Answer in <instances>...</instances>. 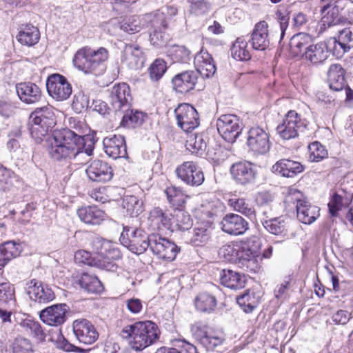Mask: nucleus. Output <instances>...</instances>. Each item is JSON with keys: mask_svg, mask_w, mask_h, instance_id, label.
<instances>
[{"mask_svg": "<svg viewBox=\"0 0 353 353\" xmlns=\"http://www.w3.org/2000/svg\"><path fill=\"white\" fill-rule=\"evenodd\" d=\"M72 329L75 337L80 343L90 345L99 338L97 329L88 319H80L74 321Z\"/></svg>", "mask_w": 353, "mask_h": 353, "instance_id": "obj_14", "label": "nucleus"}, {"mask_svg": "<svg viewBox=\"0 0 353 353\" xmlns=\"http://www.w3.org/2000/svg\"><path fill=\"white\" fill-rule=\"evenodd\" d=\"M16 38L21 44L32 46L38 43L40 32L36 26L31 24L21 25Z\"/></svg>", "mask_w": 353, "mask_h": 353, "instance_id": "obj_34", "label": "nucleus"}, {"mask_svg": "<svg viewBox=\"0 0 353 353\" xmlns=\"http://www.w3.org/2000/svg\"><path fill=\"white\" fill-rule=\"evenodd\" d=\"M230 174L238 184L245 185L255 181L256 171L254 165L249 161H239L232 165Z\"/></svg>", "mask_w": 353, "mask_h": 353, "instance_id": "obj_13", "label": "nucleus"}, {"mask_svg": "<svg viewBox=\"0 0 353 353\" xmlns=\"http://www.w3.org/2000/svg\"><path fill=\"white\" fill-rule=\"evenodd\" d=\"M292 276L288 275L284 278L283 281L278 284L274 290V297L281 302L286 300L290 296Z\"/></svg>", "mask_w": 353, "mask_h": 353, "instance_id": "obj_53", "label": "nucleus"}, {"mask_svg": "<svg viewBox=\"0 0 353 353\" xmlns=\"http://www.w3.org/2000/svg\"><path fill=\"white\" fill-rule=\"evenodd\" d=\"M150 250L158 258L168 261L174 260L181 250L174 242L154 233L152 234Z\"/></svg>", "mask_w": 353, "mask_h": 353, "instance_id": "obj_8", "label": "nucleus"}, {"mask_svg": "<svg viewBox=\"0 0 353 353\" xmlns=\"http://www.w3.org/2000/svg\"><path fill=\"white\" fill-rule=\"evenodd\" d=\"M125 113L124 114L121 125L123 127L127 128H135L141 125L146 117V114L143 112L137 110H128V108L124 109Z\"/></svg>", "mask_w": 353, "mask_h": 353, "instance_id": "obj_43", "label": "nucleus"}, {"mask_svg": "<svg viewBox=\"0 0 353 353\" xmlns=\"http://www.w3.org/2000/svg\"><path fill=\"white\" fill-rule=\"evenodd\" d=\"M123 207L130 216H137L143 211V203L136 196L128 195L123 198Z\"/></svg>", "mask_w": 353, "mask_h": 353, "instance_id": "obj_49", "label": "nucleus"}, {"mask_svg": "<svg viewBox=\"0 0 353 353\" xmlns=\"http://www.w3.org/2000/svg\"><path fill=\"white\" fill-rule=\"evenodd\" d=\"M247 46L248 43L243 38H237L230 49L232 57L239 61L249 60L251 55L247 49Z\"/></svg>", "mask_w": 353, "mask_h": 353, "instance_id": "obj_50", "label": "nucleus"}, {"mask_svg": "<svg viewBox=\"0 0 353 353\" xmlns=\"http://www.w3.org/2000/svg\"><path fill=\"white\" fill-rule=\"evenodd\" d=\"M77 283L84 291L98 294L103 290V286L99 279L94 274L88 273L81 274L77 280Z\"/></svg>", "mask_w": 353, "mask_h": 353, "instance_id": "obj_36", "label": "nucleus"}, {"mask_svg": "<svg viewBox=\"0 0 353 353\" xmlns=\"http://www.w3.org/2000/svg\"><path fill=\"white\" fill-rule=\"evenodd\" d=\"M122 63L131 70L141 68L145 61L143 49L137 44H126L123 50Z\"/></svg>", "mask_w": 353, "mask_h": 353, "instance_id": "obj_18", "label": "nucleus"}, {"mask_svg": "<svg viewBox=\"0 0 353 353\" xmlns=\"http://www.w3.org/2000/svg\"><path fill=\"white\" fill-rule=\"evenodd\" d=\"M194 64L198 75L200 74L203 78L212 77L216 70L212 56L203 49L195 54Z\"/></svg>", "mask_w": 353, "mask_h": 353, "instance_id": "obj_24", "label": "nucleus"}, {"mask_svg": "<svg viewBox=\"0 0 353 353\" xmlns=\"http://www.w3.org/2000/svg\"><path fill=\"white\" fill-rule=\"evenodd\" d=\"M167 70L166 63L161 59H157L149 68L151 81H158Z\"/></svg>", "mask_w": 353, "mask_h": 353, "instance_id": "obj_57", "label": "nucleus"}, {"mask_svg": "<svg viewBox=\"0 0 353 353\" xmlns=\"http://www.w3.org/2000/svg\"><path fill=\"white\" fill-rule=\"evenodd\" d=\"M137 234L138 238L134 240L130 246H128L127 248L131 252L139 255L144 253L148 248L150 249L152 234L148 235L144 230Z\"/></svg>", "mask_w": 353, "mask_h": 353, "instance_id": "obj_46", "label": "nucleus"}, {"mask_svg": "<svg viewBox=\"0 0 353 353\" xmlns=\"http://www.w3.org/2000/svg\"><path fill=\"white\" fill-rule=\"evenodd\" d=\"M151 26L153 30L150 34V41L151 45L157 48H163L165 47L170 40V36L165 32L167 28H164L163 25L155 27L151 21Z\"/></svg>", "mask_w": 353, "mask_h": 353, "instance_id": "obj_45", "label": "nucleus"}, {"mask_svg": "<svg viewBox=\"0 0 353 353\" xmlns=\"http://www.w3.org/2000/svg\"><path fill=\"white\" fill-rule=\"evenodd\" d=\"M333 44V54L337 57L343 56L353 48V26L339 30L338 40L334 39Z\"/></svg>", "mask_w": 353, "mask_h": 353, "instance_id": "obj_27", "label": "nucleus"}, {"mask_svg": "<svg viewBox=\"0 0 353 353\" xmlns=\"http://www.w3.org/2000/svg\"><path fill=\"white\" fill-rule=\"evenodd\" d=\"M33 351L32 343L27 339H16L12 344L13 353H33Z\"/></svg>", "mask_w": 353, "mask_h": 353, "instance_id": "obj_64", "label": "nucleus"}, {"mask_svg": "<svg viewBox=\"0 0 353 353\" xmlns=\"http://www.w3.org/2000/svg\"><path fill=\"white\" fill-rule=\"evenodd\" d=\"M150 219L159 228H161V225L165 229H169L171 226V219L160 208H155L151 212Z\"/></svg>", "mask_w": 353, "mask_h": 353, "instance_id": "obj_61", "label": "nucleus"}, {"mask_svg": "<svg viewBox=\"0 0 353 353\" xmlns=\"http://www.w3.org/2000/svg\"><path fill=\"white\" fill-rule=\"evenodd\" d=\"M68 310L66 304H54L42 310L39 316L44 323L50 326H59L66 321Z\"/></svg>", "mask_w": 353, "mask_h": 353, "instance_id": "obj_17", "label": "nucleus"}, {"mask_svg": "<svg viewBox=\"0 0 353 353\" xmlns=\"http://www.w3.org/2000/svg\"><path fill=\"white\" fill-rule=\"evenodd\" d=\"M142 230L141 228L124 226L119 239L121 243L126 248L130 246L134 240L138 238L137 233H140Z\"/></svg>", "mask_w": 353, "mask_h": 353, "instance_id": "obj_60", "label": "nucleus"}, {"mask_svg": "<svg viewBox=\"0 0 353 353\" xmlns=\"http://www.w3.org/2000/svg\"><path fill=\"white\" fill-rule=\"evenodd\" d=\"M248 41L256 50L263 51L269 47L268 25L266 21H261L255 24Z\"/></svg>", "mask_w": 353, "mask_h": 353, "instance_id": "obj_20", "label": "nucleus"}, {"mask_svg": "<svg viewBox=\"0 0 353 353\" xmlns=\"http://www.w3.org/2000/svg\"><path fill=\"white\" fill-rule=\"evenodd\" d=\"M21 246L14 241H7L0 245V270L13 258L18 256Z\"/></svg>", "mask_w": 353, "mask_h": 353, "instance_id": "obj_40", "label": "nucleus"}, {"mask_svg": "<svg viewBox=\"0 0 353 353\" xmlns=\"http://www.w3.org/2000/svg\"><path fill=\"white\" fill-rule=\"evenodd\" d=\"M14 172L0 165V191H8L12 185Z\"/></svg>", "mask_w": 353, "mask_h": 353, "instance_id": "obj_62", "label": "nucleus"}, {"mask_svg": "<svg viewBox=\"0 0 353 353\" xmlns=\"http://www.w3.org/2000/svg\"><path fill=\"white\" fill-rule=\"evenodd\" d=\"M135 334L130 341L131 347L136 350H143L154 344L159 339L160 331L157 325L150 321L135 323Z\"/></svg>", "mask_w": 353, "mask_h": 353, "instance_id": "obj_4", "label": "nucleus"}, {"mask_svg": "<svg viewBox=\"0 0 353 353\" xmlns=\"http://www.w3.org/2000/svg\"><path fill=\"white\" fill-rule=\"evenodd\" d=\"M210 221L197 223L192 232H189L188 243L193 246H204L211 239Z\"/></svg>", "mask_w": 353, "mask_h": 353, "instance_id": "obj_26", "label": "nucleus"}, {"mask_svg": "<svg viewBox=\"0 0 353 353\" xmlns=\"http://www.w3.org/2000/svg\"><path fill=\"white\" fill-rule=\"evenodd\" d=\"M349 203L342 196L334 193L330 198L327 204L329 213L332 216L336 217L339 212L347 207Z\"/></svg>", "mask_w": 353, "mask_h": 353, "instance_id": "obj_56", "label": "nucleus"}, {"mask_svg": "<svg viewBox=\"0 0 353 353\" xmlns=\"http://www.w3.org/2000/svg\"><path fill=\"white\" fill-rule=\"evenodd\" d=\"M198 72L187 70L176 74L172 80L174 90L185 94L194 89L198 81Z\"/></svg>", "mask_w": 353, "mask_h": 353, "instance_id": "obj_22", "label": "nucleus"}, {"mask_svg": "<svg viewBox=\"0 0 353 353\" xmlns=\"http://www.w3.org/2000/svg\"><path fill=\"white\" fill-rule=\"evenodd\" d=\"M46 88L49 95L59 101L68 99L72 92V85L67 79L64 76L57 73L48 77Z\"/></svg>", "mask_w": 353, "mask_h": 353, "instance_id": "obj_10", "label": "nucleus"}, {"mask_svg": "<svg viewBox=\"0 0 353 353\" xmlns=\"http://www.w3.org/2000/svg\"><path fill=\"white\" fill-rule=\"evenodd\" d=\"M221 229L225 233L238 236L244 234L248 230V223L239 214L230 213L226 214L221 222Z\"/></svg>", "mask_w": 353, "mask_h": 353, "instance_id": "obj_19", "label": "nucleus"}, {"mask_svg": "<svg viewBox=\"0 0 353 353\" xmlns=\"http://www.w3.org/2000/svg\"><path fill=\"white\" fill-rule=\"evenodd\" d=\"M165 193L168 201L174 207L182 206L184 203V197L182 190L174 186L168 187Z\"/></svg>", "mask_w": 353, "mask_h": 353, "instance_id": "obj_58", "label": "nucleus"}, {"mask_svg": "<svg viewBox=\"0 0 353 353\" xmlns=\"http://www.w3.org/2000/svg\"><path fill=\"white\" fill-rule=\"evenodd\" d=\"M97 141L94 134L81 136L64 128L53 132L48 139L46 150L50 159L60 164L65 165L72 160L77 164H83L82 157L93 154Z\"/></svg>", "mask_w": 353, "mask_h": 353, "instance_id": "obj_1", "label": "nucleus"}, {"mask_svg": "<svg viewBox=\"0 0 353 353\" xmlns=\"http://www.w3.org/2000/svg\"><path fill=\"white\" fill-rule=\"evenodd\" d=\"M261 257L257 250L243 248L239 261L240 267L249 272H257L261 268Z\"/></svg>", "mask_w": 353, "mask_h": 353, "instance_id": "obj_28", "label": "nucleus"}, {"mask_svg": "<svg viewBox=\"0 0 353 353\" xmlns=\"http://www.w3.org/2000/svg\"><path fill=\"white\" fill-rule=\"evenodd\" d=\"M261 223L268 232L274 235H283L287 232V223L282 216L268 218L266 216L261 219Z\"/></svg>", "mask_w": 353, "mask_h": 353, "instance_id": "obj_39", "label": "nucleus"}, {"mask_svg": "<svg viewBox=\"0 0 353 353\" xmlns=\"http://www.w3.org/2000/svg\"><path fill=\"white\" fill-rule=\"evenodd\" d=\"M196 309L204 313H211L217 305L216 297L206 292L199 293L194 301Z\"/></svg>", "mask_w": 353, "mask_h": 353, "instance_id": "obj_38", "label": "nucleus"}, {"mask_svg": "<svg viewBox=\"0 0 353 353\" xmlns=\"http://www.w3.org/2000/svg\"><path fill=\"white\" fill-rule=\"evenodd\" d=\"M219 134L229 143H234L239 136L241 128L240 120L234 114H223L216 121Z\"/></svg>", "mask_w": 353, "mask_h": 353, "instance_id": "obj_11", "label": "nucleus"}, {"mask_svg": "<svg viewBox=\"0 0 353 353\" xmlns=\"http://www.w3.org/2000/svg\"><path fill=\"white\" fill-rule=\"evenodd\" d=\"M327 77L332 90L340 91L345 87V71L340 64L334 63L330 66Z\"/></svg>", "mask_w": 353, "mask_h": 353, "instance_id": "obj_35", "label": "nucleus"}, {"mask_svg": "<svg viewBox=\"0 0 353 353\" xmlns=\"http://www.w3.org/2000/svg\"><path fill=\"white\" fill-rule=\"evenodd\" d=\"M21 326L37 341L42 342L45 341L46 334L38 321L26 319L21 321Z\"/></svg>", "mask_w": 353, "mask_h": 353, "instance_id": "obj_47", "label": "nucleus"}, {"mask_svg": "<svg viewBox=\"0 0 353 353\" xmlns=\"http://www.w3.org/2000/svg\"><path fill=\"white\" fill-rule=\"evenodd\" d=\"M142 230L141 228L124 226L119 239L121 243L126 248L130 246L134 240L138 238L137 233H140Z\"/></svg>", "mask_w": 353, "mask_h": 353, "instance_id": "obj_59", "label": "nucleus"}, {"mask_svg": "<svg viewBox=\"0 0 353 353\" xmlns=\"http://www.w3.org/2000/svg\"><path fill=\"white\" fill-rule=\"evenodd\" d=\"M177 125L185 132H191L199 125V116L190 104L181 103L174 110Z\"/></svg>", "mask_w": 353, "mask_h": 353, "instance_id": "obj_12", "label": "nucleus"}, {"mask_svg": "<svg viewBox=\"0 0 353 353\" xmlns=\"http://www.w3.org/2000/svg\"><path fill=\"white\" fill-rule=\"evenodd\" d=\"M303 166L298 161L281 159L272 167L273 172L287 178H293L303 171Z\"/></svg>", "mask_w": 353, "mask_h": 353, "instance_id": "obj_30", "label": "nucleus"}, {"mask_svg": "<svg viewBox=\"0 0 353 353\" xmlns=\"http://www.w3.org/2000/svg\"><path fill=\"white\" fill-rule=\"evenodd\" d=\"M208 141V137L204 134H190L186 140L185 147L192 154L202 157L205 154Z\"/></svg>", "mask_w": 353, "mask_h": 353, "instance_id": "obj_37", "label": "nucleus"}, {"mask_svg": "<svg viewBox=\"0 0 353 353\" xmlns=\"http://www.w3.org/2000/svg\"><path fill=\"white\" fill-rule=\"evenodd\" d=\"M219 281L222 285L233 290H238L245 287L246 276L232 270L223 269L219 272Z\"/></svg>", "mask_w": 353, "mask_h": 353, "instance_id": "obj_29", "label": "nucleus"}, {"mask_svg": "<svg viewBox=\"0 0 353 353\" xmlns=\"http://www.w3.org/2000/svg\"><path fill=\"white\" fill-rule=\"evenodd\" d=\"M109 54L106 48L100 47L97 50L90 47L79 49L73 58L74 65L85 74L101 75L106 70V61Z\"/></svg>", "mask_w": 353, "mask_h": 353, "instance_id": "obj_2", "label": "nucleus"}, {"mask_svg": "<svg viewBox=\"0 0 353 353\" xmlns=\"http://www.w3.org/2000/svg\"><path fill=\"white\" fill-rule=\"evenodd\" d=\"M16 91L19 99L26 104L35 103L41 99L39 87L32 82H21L16 85Z\"/></svg>", "mask_w": 353, "mask_h": 353, "instance_id": "obj_25", "label": "nucleus"}, {"mask_svg": "<svg viewBox=\"0 0 353 353\" xmlns=\"http://www.w3.org/2000/svg\"><path fill=\"white\" fill-rule=\"evenodd\" d=\"M193 337L207 350H214L225 341L223 332L199 321L191 326Z\"/></svg>", "mask_w": 353, "mask_h": 353, "instance_id": "obj_5", "label": "nucleus"}, {"mask_svg": "<svg viewBox=\"0 0 353 353\" xmlns=\"http://www.w3.org/2000/svg\"><path fill=\"white\" fill-rule=\"evenodd\" d=\"M77 215L86 224L99 225L104 220L105 213L97 206L92 205L78 209Z\"/></svg>", "mask_w": 353, "mask_h": 353, "instance_id": "obj_32", "label": "nucleus"}, {"mask_svg": "<svg viewBox=\"0 0 353 353\" xmlns=\"http://www.w3.org/2000/svg\"><path fill=\"white\" fill-rule=\"evenodd\" d=\"M167 53L174 63H188L191 59V52L184 46H171Z\"/></svg>", "mask_w": 353, "mask_h": 353, "instance_id": "obj_48", "label": "nucleus"}, {"mask_svg": "<svg viewBox=\"0 0 353 353\" xmlns=\"http://www.w3.org/2000/svg\"><path fill=\"white\" fill-rule=\"evenodd\" d=\"M296 216L298 220L305 224H309V204L305 199H296Z\"/></svg>", "mask_w": 353, "mask_h": 353, "instance_id": "obj_63", "label": "nucleus"}, {"mask_svg": "<svg viewBox=\"0 0 353 353\" xmlns=\"http://www.w3.org/2000/svg\"><path fill=\"white\" fill-rule=\"evenodd\" d=\"M328 56V48L324 43H319L310 46V62L314 63H321Z\"/></svg>", "mask_w": 353, "mask_h": 353, "instance_id": "obj_55", "label": "nucleus"}, {"mask_svg": "<svg viewBox=\"0 0 353 353\" xmlns=\"http://www.w3.org/2000/svg\"><path fill=\"white\" fill-rule=\"evenodd\" d=\"M236 302L245 313H251L260 303V296L254 291L248 290L236 297Z\"/></svg>", "mask_w": 353, "mask_h": 353, "instance_id": "obj_41", "label": "nucleus"}, {"mask_svg": "<svg viewBox=\"0 0 353 353\" xmlns=\"http://www.w3.org/2000/svg\"><path fill=\"white\" fill-rule=\"evenodd\" d=\"M14 288L10 283H0V304L8 307L14 305Z\"/></svg>", "mask_w": 353, "mask_h": 353, "instance_id": "obj_52", "label": "nucleus"}, {"mask_svg": "<svg viewBox=\"0 0 353 353\" xmlns=\"http://www.w3.org/2000/svg\"><path fill=\"white\" fill-rule=\"evenodd\" d=\"M339 9L343 10L341 5H332L330 3H325L321 9L323 17L321 23L323 26L329 28L338 25L342 22V19L339 15Z\"/></svg>", "mask_w": 353, "mask_h": 353, "instance_id": "obj_33", "label": "nucleus"}, {"mask_svg": "<svg viewBox=\"0 0 353 353\" xmlns=\"http://www.w3.org/2000/svg\"><path fill=\"white\" fill-rule=\"evenodd\" d=\"M240 248L237 244H225L220 248L219 254L227 261H236L237 259L239 261L241 254Z\"/></svg>", "mask_w": 353, "mask_h": 353, "instance_id": "obj_54", "label": "nucleus"}, {"mask_svg": "<svg viewBox=\"0 0 353 353\" xmlns=\"http://www.w3.org/2000/svg\"><path fill=\"white\" fill-rule=\"evenodd\" d=\"M176 342L175 346L180 348V350L176 347L163 346L158 348L155 353H197L196 347L187 341L180 339Z\"/></svg>", "mask_w": 353, "mask_h": 353, "instance_id": "obj_51", "label": "nucleus"}, {"mask_svg": "<svg viewBox=\"0 0 353 353\" xmlns=\"http://www.w3.org/2000/svg\"><path fill=\"white\" fill-rule=\"evenodd\" d=\"M228 205L236 212L252 218L255 216V210L252 203L244 198L233 197L228 200Z\"/></svg>", "mask_w": 353, "mask_h": 353, "instance_id": "obj_44", "label": "nucleus"}, {"mask_svg": "<svg viewBox=\"0 0 353 353\" xmlns=\"http://www.w3.org/2000/svg\"><path fill=\"white\" fill-rule=\"evenodd\" d=\"M309 51V34L300 32L294 34L290 43V52L294 57H305Z\"/></svg>", "mask_w": 353, "mask_h": 353, "instance_id": "obj_31", "label": "nucleus"}, {"mask_svg": "<svg viewBox=\"0 0 353 353\" xmlns=\"http://www.w3.org/2000/svg\"><path fill=\"white\" fill-rule=\"evenodd\" d=\"M132 97L128 85L121 83L114 85L110 92L109 101L115 111L128 108Z\"/></svg>", "mask_w": 353, "mask_h": 353, "instance_id": "obj_16", "label": "nucleus"}, {"mask_svg": "<svg viewBox=\"0 0 353 353\" xmlns=\"http://www.w3.org/2000/svg\"><path fill=\"white\" fill-rule=\"evenodd\" d=\"M88 178L97 182L109 181L113 176V171L108 163L95 159L92 161L86 169Z\"/></svg>", "mask_w": 353, "mask_h": 353, "instance_id": "obj_21", "label": "nucleus"}, {"mask_svg": "<svg viewBox=\"0 0 353 353\" xmlns=\"http://www.w3.org/2000/svg\"><path fill=\"white\" fill-rule=\"evenodd\" d=\"M26 290L30 299L39 303H48L55 299L52 290L36 279L26 283Z\"/></svg>", "mask_w": 353, "mask_h": 353, "instance_id": "obj_15", "label": "nucleus"}, {"mask_svg": "<svg viewBox=\"0 0 353 353\" xmlns=\"http://www.w3.org/2000/svg\"><path fill=\"white\" fill-rule=\"evenodd\" d=\"M307 128V124L301 121L294 110L289 111L283 123L276 127V132L284 140H290L299 137Z\"/></svg>", "mask_w": 353, "mask_h": 353, "instance_id": "obj_7", "label": "nucleus"}, {"mask_svg": "<svg viewBox=\"0 0 353 353\" xmlns=\"http://www.w3.org/2000/svg\"><path fill=\"white\" fill-rule=\"evenodd\" d=\"M103 144L105 154L113 159L127 157L125 141L122 135L114 134L112 137H105Z\"/></svg>", "mask_w": 353, "mask_h": 353, "instance_id": "obj_23", "label": "nucleus"}, {"mask_svg": "<svg viewBox=\"0 0 353 353\" xmlns=\"http://www.w3.org/2000/svg\"><path fill=\"white\" fill-rule=\"evenodd\" d=\"M177 13V8L174 6H165L158 10L152 19V24L155 27L163 25L164 28H168L169 22L172 17Z\"/></svg>", "mask_w": 353, "mask_h": 353, "instance_id": "obj_42", "label": "nucleus"}, {"mask_svg": "<svg viewBox=\"0 0 353 353\" xmlns=\"http://www.w3.org/2000/svg\"><path fill=\"white\" fill-rule=\"evenodd\" d=\"M246 145L254 155H264L270 149V134L266 129L254 126L248 132Z\"/></svg>", "mask_w": 353, "mask_h": 353, "instance_id": "obj_6", "label": "nucleus"}, {"mask_svg": "<svg viewBox=\"0 0 353 353\" xmlns=\"http://www.w3.org/2000/svg\"><path fill=\"white\" fill-rule=\"evenodd\" d=\"M54 109L51 105L37 108L30 115V132L39 143L56 125Z\"/></svg>", "mask_w": 353, "mask_h": 353, "instance_id": "obj_3", "label": "nucleus"}, {"mask_svg": "<svg viewBox=\"0 0 353 353\" xmlns=\"http://www.w3.org/2000/svg\"><path fill=\"white\" fill-rule=\"evenodd\" d=\"M176 174L184 183L192 187H198L205 181L204 173L197 163L185 161L178 165L175 170Z\"/></svg>", "mask_w": 353, "mask_h": 353, "instance_id": "obj_9", "label": "nucleus"}]
</instances>
